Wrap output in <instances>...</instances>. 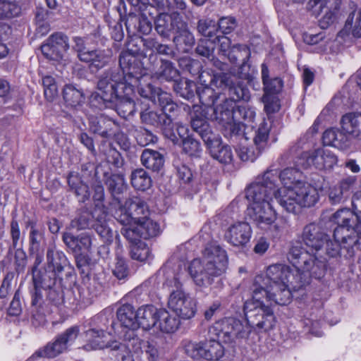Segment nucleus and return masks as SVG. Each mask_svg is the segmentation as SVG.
<instances>
[{"instance_id":"nucleus-49","label":"nucleus","mask_w":361,"mask_h":361,"mask_svg":"<svg viewBox=\"0 0 361 361\" xmlns=\"http://www.w3.org/2000/svg\"><path fill=\"white\" fill-rule=\"evenodd\" d=\"M94 222V209L92 212L84 210L79 214L77 218L72 220L71 226L78 230L85 229L92 226Z\"/></svg>"},{"instance_id":"nucleus-50","label":"nucleus","mask_w":361,"mask_h":361,"mask_svg":"<svg viewBox=\"0 0 361 361\" xmlns=\"http://www.w3.org/2000/svg\"><path fill=\"white\" fill-rule=\"evenodd\" d=\"M173 42L177 47L186 51L195 44V39L193 34L187 28L174 36Z\"/></svg>"},{"instance_id":"nucleus-12","label":"nucleus","mask_w":361,"mask_h":361,"mask_svg":"<svg viewBox=\"0 0 361 361\" xmlns=\"http://www.w3.org/2000/svg\"><path fill=\"white\" fill-rule=\"evenodd\" d=\"M235 103L231 99L224 98V104L214 109L213 118L226 126L235 122H252L256 113L254 108L247 104L238 106L235 109Z\"/></svg>"},{"instance_id":"nucleus-41","label":"nucleus","mask_w":361,"mask_h":361,"mask_svg":"<svg viewBox=\"0 0 361 361\" xmlns=\"http://www.w3.org/2000/svg\"><path fill=\"white\" fill-rule=\"evenodd\" d=\"M47 261L48 269L57 274L63 271L66 258L63 252L56 250L55 246H50L47 252Z\"/></svg>"},{"instance_id":"nucleus-44","label":"nucleus","mask_w":361,"mask_h":361,"mask_svg":"<svg viewBox=\"0 0 361 361\" xmlns=\"http://www.w3.org/2000/svg\"><path fill=\"white\" fill-rule=\"evenodd\" d=\"M203 350V358L207 360H219L224 355V348L222 344L214 339L204 343Z\"/></svg>"},{"instance_id":"nucleus-18","label":"nucleus","mask_w":361,"mask_h":361,"mask_svg":"<svg viewBox=\"0 0 361 361\" xmlns=\"http://www.w3.org/2000/svg\"><path fill=\"white\" fill-rule=\"evenodd\" d=\"M252 234L251 226L247 222L237 221L226 228L224 239L234 247H244L250 242Z\"/></svg>"},{"instance_id":"nucleus-39","label":"nucleus","mask_w":361,"mask_h":361,"mask_svg":"<svg viewBox=\"0 0 361 361\" xmlns=\"http://www.w3.org/2000/svg\"><path fill=\"white\" fill-rule=\"evenodd\" d=\"M141 161L146 168L158 171L163 167L164 159L159 152L146 149L142 152Z\"/></svg>"},{"instance_id":"nucleus-34","label":"nucleus","mask_w":361,"mask_h":361,"mask_svg":"<svg viewBox=\"0 0 361 361\" xmlns=\"http://www.w3.org/2000/svg\"><path fill=\"white\" fill-rule=\"evenodd\" d=\"M350 33L355 37H361V8L355 9L349 13L344 27L338 36L343 38Z\"/></svg>"},{"instance_id":"nucleus-19","label":"nucleus","mask_w":361,"mask_h":361,"mask_svg":"<svg viewBox=\"0 0 361 361\" xmlns=\"http://www.w3.org/2000/svg\"><path fill=\"white\" fill-rule=\"evenodd\" d=\"M136 78H133L132 82H129L126 86L122 87L121 97H118L114 102L109 103L115 105L118 115L123 118L132 116L135 111V102L131 96L133 95L135 88L138 90L139 85L136 84Z\"/></svg>"},{"instance_id":"nucleus-55","label":"nucleus","mask_w":361,"mask_h":361,"mask_svg":"<svg viewBox=\"0 0 361 361\" xmlns=\"http://www.w3.org/2000/svg\"><path fill=\"white\" fill-rule=\"evenodd\" d=\"M155 30L163 37H168L171 31V14L161 13L155 20Z\"/></svg>"},{"instance_id":"nucleus-26","label":"nucleus","mask_w":361,"mask_h":361,"mask_svg":"<svg viewBox=\"0 0 361 361\" xmlns=\"http://www.w3.org/2000/svg\"><path fill=\"white\" fill-rule=\"evenodd\" d=\"M341 129L350 138L361 140V112H351L341 119Z\"/></svg>"},{"instance_id":"nucleus-30","label":"nucleus","mask_w":361,"mask_h":361,"mask_svg":"<svg viewBox=\"0 0 361 361\" xmlns=\"http://www.w3.org/2000/svg\"><path fill=\"white\" fill-rule=\"evenodd\" d=\"M90 128L94 133L108 138L115 135L117 123L109 118L101 115L91 119Z\"/></svg>"},{"instance_id":"nucleus-40","label":"nucleus","mask_w":361,"mask_h":361,"mask_svg":"<svg viewBox=\"0 0 361 361\" xmlns=\"http://www.w3.org/2000/svg\"><path fill=\"white\" fill-rule=\"evenodd\" d=\"M153 75L158 80L175 82L179 76L178 71L171 61L166 60L160 61V65L157 70L154 71Z\"/></svg>"},{"instance_id":"nucleus-2","label":"nucleus","mask_w":361,"mask_h":361,"mask_svg":"<svg viewBox=\"0 0 361 361\" xmlns=\"http://www.w3.org/2000/svg\"><path fill=\"white\" fill-rule=\"evenodd\" d=\"M264 283L261 278H257L252 288V298L245 302L246 319L244 323L233 317L222 321L221 331L229 339L247 338L252 330L266 332L275 326V315L266 303L269 299H263L267 294L261 286Z\"/></svg>"},{"instance_id":"nucleus-38","label":"nucleus","mask_w":361,"mask_h":361,"mask_svg":"<svg viewBox=\"0 0 361 361\" xmlns=\"http://www.w3.org/2000/svg\"><path fill=\"white\" fill-rule=\"evenodd\" d=\"M137 311L135 312L133 307L130 304H126L120 307L117 310V318L124 327L135 330L138 329Z\"/></svg>"},{"instance_id":"nucleus-1","label":"nucleus","mask_w":361,"mask_h":361,"mask_svg":"<svg viewBox=\"0 0 361 361\" xmlns=\"http://www.w3.org/2000/svg\"><path fill=\"white\" fill-rule=\"evenodd\" d=\"M302 239L308 250H305L300 243H296L291 246L288 259L293 267L300 268L314 279H321L325 274L328 260L339 255L338 245L314 223L304 228Z\"/></svg>"},{"instance_id":"nucleus-8","label":"nucleus","mask_w":361,"mask_h":361,"mask_svg":"<svg viewBox=\"0 0 361 361\" xmlns=\"http://www.w3.org/2000/svg\"><path fill=\"white\" fill-rule=\"evenodd\" d=\"M276 200L288 212L294 213L302 207L314 206L319 200L317 189L310 183L298 182L289 189H277Z\"/></svg>"},{"instance_id":"nucleus-59","label":"nucleus","mask_w":361,"mask_h":361,"mask_svg":"<svg viewBox=\"0 0 361 361\" xmlns=\"http://www.w3.org/2000/svg\"><path fill=\"white\" fill-rule=\"evenodd\" d=\"M123 227L121 230V234L132 243V245L137 243L141 236L140 229L137 228V223L133 222L131 225H123Z\"/></svg>"},{"instance_id":"nucleus-63","label":"nucleus","mask_w":361,"mask_h":361,"mask_svg":"<svg viewBox=\"0 0 361 361\" xmlns=\"http://www.w3.org/2000/svg\"><path fill=\"white\" fill-rule=\"evenodd\" d=\"M237 152L240 159L243 161H254L262 153L258 149L254 150L252 147L245 146L240 147L237 149Z\"/></svg>"},{"instance_id":"nucleus-32","label":"nucleus","mask_w":361,"mask_h":361,"mask_svg":"<svg viewBox=\"0 0 361 361\" xmlns=\"http://www.w3.org/2000/svg\"><path fill=\"white\" fill-rule=\"evenodd\" d=\"M154 90V95L152 97H145L146 99H153L157 96L158 102L162 109L161 114L166 115L168 118H173L180 111V108L177 104L173 100L171 95L166 92H162L159 89L157 90L153 87Z\"/></svg>"},{"instance_id":"nucleus-56","label":"nucleus","mask_w":361,"mask_h":361,"mask_svg":"<svg viewBox=\"0 0 361 361\" xmlns=\"http://www.w3.org/2000/svg\"><path fill=\"white\" fill-rule=\"evenodd\" d=\"M130 255L133 259L145 262L150 257L151 251L144 242L139 241L137 243L131 245Z\"/></svg>"},{"instance_id":"nucleus-23","label":"nucleus","mask_w":361,"mask_h":361,"mask_svg":"<svg viewBox=\"0 0 361 361\" xmlns=\"http://www.w3.org/2000/svg\"><path fill=\"white\" fill-rule=\"evenodd\" d=\"M342 0H324L319 6L320 18L319 26L326 29L334 24L340 14Z\"/></svg>"},{"instance_id":"nucleus-15","label":"nucleus","mask_w":361,"mask_h":361,"mask_svg":"<svg viewBox=\"0 0 361 361\" xmlns=\"http://www.w3.org/2000/svg\"><path fill=\"white\" fill-rule=\"evenodd\" d=\"M80 334L79 327L71 326L58 335L52 343H49L44 348L42 355L55 357L68 350Z\"/></svg>"},{"instance_id":"nucleus-33","label":"nucleus","mask_w":361,"mask_h":361,"mask_svg":"<svg viewBox=\"0 0 361 361\" xmlns=\"http://www.w3.org/2000/svg\"><path fill=\"white\" fill-rule=\"evenodd\" d=\"M126 26L130 32H139L143 35L149 34L152 29V21L145 14L130 13L126 21Z\"/></svg>"},{"instance_id":"nucleus-51","label":"nucleus","mask_w":361,"mask_h":361,"mask_svg":"<svg viewBox=\"0 0 361 361\" xmlns=\"http://www.w3.org/2000/svg\"><path fill=\"white\" fill-rule=\"evenodd\" d=\"M197 86L192 81L182 79L179 82H176L173 85L174 90L180 94V97L190 99L194 96L195 91L197 92Z\"/></svg>"},{"instance_id":"nucleus-3","label":"nucleus","mask_w":361,"mask_h":361,"mask_svg":"<svg viewBox=\"0 0 361 361\" xmlns=\"http://www.w3.org/2000/svg\"><path fill=\"white\" fill-rule=\"evenodd\" d=\"M257 278H261L264 284L261 286L265 290L266 298L269 300L267 305L274 312V305H286L290 303L292 298L290 288L300 289L308 284L313 276L304 272L300 268L295 267L293 271L289 267L283 264H273L268 267L266 276L257 275L255 277L250 286V295L252 298V288Z\"/></svg>"},{"instance_id":"nucleus-9","label":"nucleus","mask_w":361,"mask_h":361,"mask_svg":"<svg viewBox=\"0 0 361 361\" xmlns=\"http://www.w3.org/2000/svg\"><path fill=\"white\" fill-rule=\"evenodd\" d=\"M182 280L180 273L174 274L172 279H167L165 285L171 288L168 305L177 316L189 319L196 313V302L182 290Z\"/></svg>"},{"instance_id":"nucleus-14","label":"nucleus","mask_w":361,"mask_h":361,"mask_svg":"<svg viewBox=\"0 0 361 361\" xmlns=\"http://www.w3.org/2000/svg\"><path fill=\"white\" fill-rule=\"evenodd\" d=\"M337 163V157L331 151L319 148L312 152H304L298 165L304 169L311 166L319 170L331 169Z\"/></svg>"},{"instance_id":"nucleus-37","label":"nucleus","mask_w":361,"mask_h":361,"mask_svg":"<svg viewBox=\"0 0 361 361\" xmlns=\"http://www.w3.org/2000/svg\"><path fill=\"white\" fill-rule=\"evenodd\" d=\"M56 274L54 271L32 269V281L34 287L40 289H50L56 283Z\"/></svg>"},{"instance_id":"nucleus-48","label":"nucleus","mask_w":361,"mask_h":361,"mask_svg":"<svg viewBox=\"0 0 361 361\" xmlns=\"http://www.w3.org/2000/svg\"><path fill=\"white\" fill-rule=\"evenodd\" d=\"M20 12L19 0H0V19L17 16Z\"/></svg>"},{"instance_id":"nucleus-6","label":"nucleus","mask_w":361,"mask_h":361,"mask_svg":"<svg viewBox=\"0 0 361 361\" xmlns=\"http://www.w3.org/2000/svg\"><path fill=\"white\" fill-rule=\"evenodd\" d=\"M149 211L146 202L138 197L128 199L125 206H121L114 213V217L122 225L137 223L142 238L157 236L161 233L159 225L148 218Z\"/></svg>"},{"instance_id":"nucleus-35","label":"nucleus","mask_w":361,"mask_h":361,"mask_svg":"<svg viewBox=\"0 0 361 361\" xmlns=\"http://www.w3.org/2000/svg\"><path fill=\"white\" fill-rule=\"evenodd\" d=\"M95 222L92 225L97 234L104 243L111 242L113 232L107 224V212L106 210L94 209Z\"/></svg>"},{"instance_id":"nucleus-57","label":"nucleus","mask_w":361,"mask_h":361,"mask_svg":"<svg viewBox=\"0 0 361 361\" xmlns=\"http://www.w3.org/2000/svg\"><path fill=\"white\" fill-rule=\"evenodd\" d=\"M183 152L191 157H200L202 149L200 143L192 137H187L182 141Z\"/></svg>"},{"instance_id":"nucleus-58","label":"nucleus","mask_w":361,"mask_h":361,"mask_svg":"<svg viewBox=\"0 0 361 361\" xmlns=\"http://www.w3.org/2000/svg\"><path fill=\"white\" fill-rule=\"evenodd\" d=\"M184 350L188 356L192 359L203 358L204 343H195L190 341H184Z\"/></svg>"},{"instance_id":"nucleus-4","label":"nucleus","mask_w":361,"mask_h":361,"mask_svg":"<svg viewBox=\"0 0 361 361\" xmlns=\"http://www.w3.org/2000/svg\"><path fill=\"white\" fill-rule=\"evenodd\" d=\"M276 171H265L245 190V197L249 202L247 215L261 228L271 226L276 219L271 203L273 197L276 199Z\"/></svg>"},{"instance_id":"nucleus-64","label":"nucleus","mask_w":361,"mask_h":361,"mask_svg":"<svg viewBox=\"0 0 361 361\" xmlns=\"http://www.w3.org/2000/svg\"><path fill=\"white\" fill-rule=\"evenodd\" d=\"M141 349L149 361L158 360L159 357V351L155 343L149 341H143L142 343Z\"/></svg>"},{"instance_id":"nucleus-31","label":"nucleus","mask_w":361,"mask_h":361,"mask_svg":"<svg viewBox=\"0 0 361 361\" xmlns=\"http://www.w3.org/2000/svg\"><path fill=\"white\" fill-rule=\"evenodd\" d=\"M159 310L153 305H145L137 310L138 328L149 330L154 327L158 323Z\"/></svg>"},{"instance_id":"nucleus-61","label":"nucleus","mask_w":361,"mask_h":361,"mask_svg":"<svg viewBox=\"0 0 361 361\" xmlns=\"http://www.w3.org/2000/svg\"><path fill=\"white\" fill-rule=\"evenodd\" d=\"M264 110L267 114L278 111L280 109L279 101L276 94L264 93L262 97Z\"/></svg>"},{"instance_id":"nucleus-16","label":"nucleus","mask_w":361,"mask_h":361,"mask_svg":"<svg viewBox=\"0 0 361 361\" xmlns=\"http://www.w3.org/2000/svg\"><path fill=\"white\" fill-rule=\"evenodd\" d=\"M206 77H209L207 72H202L199 75L200 85L197 87L196 92L202 105L214 112V108L224 104V98H226V97L219 92H216V90L210 85ZM213 117L214 114L211 116V119L214 120Z\"/></svg>"},{"instance_id":"nucleus-28","label":"nucleus","mask_w":361,"mask_h":361,"mask_svg":"<svg viewBox=\"0 0 361 361\" xmlns=\"http://www.w3.org/2000/svg\"><path fill=\"white\" fill-rule=\"evenodd\" d=\"M64 243L74 252H90L94 237L87 233H83L78 236L66 233L63 235Z\"/></svg>"},{"instance_id":"nucleus-53","label":"nucleus","mask_w":361,"mask_h":361,"mask_svg":"<svg viewBox=\"0 0 361 361\" xmlns=\"http://www.w3.org/2000/svg\"><path fill=\"white\" fill-rule=\"evenodd\" d=\"M107 185L109 190L114 197V200L116 201L118 204V208L123 206L121 204L119 199L116 197V195L123 193L126 189L123 178L118 176H113L108 179Z\"/></svg>"},{"instance_id":"nucleus-24","label":"nucleus","mask_w":361,"mask_h":361,"mask_svg":"<svg viewBox=\"0 0 361 361\" xmlns=\"http://www.w3.org/2000/svg\"><path fill=\"white\" fill-rule=\"evenodd\" d=\"M112 56L113 52L110 49H94L83 54L81 61L87 63L92 71H97L109 63Z\"/></svg>"},{"instance_id":"nucleus-60","label":"nucleus","mask_w":361,"mask_h":361,"mask_svg":"<svg viewBox=\"0 0 361 361\" xmlns=\"http://www.w3.org/2000/svg\"><path fill=\"white\" fill-rule=\"evenodd\" d=\"M42 85L45 97L47 100L52 101L58 94L55 79L50 75L44 76L42 78Z\"/></svg>"},{"instance_id":"nucleus-13","label":"nucleus","mask_w":361,"mask_h":361,"mask_svg":"<svg viewBox=\"0 0 361 361\" xmlns=\"http://www.w3.org/2000/svg\"><path fill=\"white\" fill-rule=\"evenodd\" d=\"M219 43V51L224 55L227 56L228 60L232 63H236L238 59H241L243 63L240 67L238 72L239 78H247L248 73L246 69H248L249 66L247 62L250 56V50L246 45L244 44H235L231 47V40L228 37L218 35L212 41L213 43L216 42Z\"/></svg>"},{"instance_id":"nucleus-42","label":"nucleus","mask_w":361,"mask_h":361,"mask_svg":"<svg viewBox=\"0 0 361 361\" xmlns=\"http://www.w3.org/2000/svg\"><path fill=\"white\" fill-rule=\"evenodd\" d=\"M158 322V328L164 333H173L178 329L180 325L179 319L170 314L168 311L164 309L159 310Z\"/></svg>"},{"instance_id":"nucleus-20","label":"nucleus","mask_w":361,"mask_h":361,"mask_svg":"<svg viewBox=\"0 0 361 361\" xmlns=\"http://www.w3.org/2000/svg\"><path fill=\"white\" fill-rule=\"evenodd\" d=\"M142 123L161 128L166 137L173 142H178L176 134L173 132V119L166 115L158 114L154 111L145 109L140 114Z\"/></svg>"},{"instance_id":"nucleus-17","label":"nucleus","mask_w":361,"mask_h":361,"mask_svg":"<svg viewBox=\"0 0 361 361\" xmlns=\"http://www.w3.org/2000/svg\"><path fill=\"white\" fill-rule=\"evenodd\" d=\"M69 49L68 38L61 32H56L46 40L41 47L43 55L51 61H60Z\"/></svg>"},{"instance_id":"nucleus-21","label":"nucleus","mask_w":361,"mask_h":361,"mask_svg":"<svg viewBox=\"0 0 361 361\" xmlns=\"http://www.w3.org/2000/svg\"><path fill=\"white\" fill-rule=\"evenodd\" d=\"M355 176H348L342 178L336 184L331 186L328 192L329 201L331 204H338L345 202L357 183Z\"/></svg>"},{"instance_id":"nucleus-11","label":"nucleus","mask_w":361,"mask_h":361,"mask_svg":"<svg viewBox=\"0 0 361 361\" xmlns=\"http://www.w3.org/2000/svg\"><path fill=\"white\" fill-rule=\"evenodd\" d=\"M133 78H130L132 82ZM129 80H125V77L116 71L108 70L105 71L99 78L97 82V90L99 92L92 94V98L97 99L99 98L107 106L110 102H114L121 97L122 87L126 86Z\"/></svg>"},{"instance_id":"nucleus-43","label":"nucleus","mask_w":361,"mask_h":361,"mask_svg":"<svg viewBox=\"0 0 361 361\" xmlns=\"http://www.w3.org/2000/svg\"><path fill=\"white\" fill-rule=\"evenodd\" d=\"M63 99L68 106L77 108L85 99L82 92L72 85H66L63 90Z\"/></svg>"},{"instance_id":"nucleus-46","label":"nucleus","mask_w":361,"mask_h":361,"mask_svg":"<svg viewBox=\"0 0 361 361\" xmlns=\"http://www.w3.org/2000/svg\"><path fill=\"white\" fill-rule=\"evenodd\" d=\"M197 28L200 35L207 37L211 42L218 36L217 23L213 19L205 18L199 20Z\"/></svg>"},{"instance_id":"nucleus-5","label":"nucleus","mask_w":361,"mask_h":361,"mask_svg":"<svg viewBox=\"0 0 361 361\" xmlns=\"http://www.w3.org/2000/svg\"><path fill=\"white\" fill-rule=\"evenodd\" d=\"M228 264L226 250L212 242L205 246L202 259H195L191 262L188 268L189 274L197 286L207 287L213 283L214 278L226 271Z\"/></svg>"},{"instance_id":"nucleus-36","label":"nucleus","mask_w":361,"mask_h":361,"mask_svg":"<svg viewBox=\"0 0 361 361\" xmlns=\"http://www.w3.org/2000/svg\"><path fill=\"white\" fill-rule=\"evenodd\" d=\"M27 227L30 228V252H37L43 250L44 232L42 226L37 224V223L33 221H29L27 223Z\"/></svg>"},{"instance_id":"nucleus-47","label":"nucleus","mask_w":361,"mask_h":361,"mask_svg":"<svg viewBox=\"0 0 361 361\" xmlns=\"http://www.w3.org/2000/svg\"><path fill=\"white\" fill-rule=\"evenodd\" d=\"M131 184L138 190L145 191L152 185V179L148 173L142 169L133 171L131 173Z\"/></svg>"},{"instance_id":"nucleus-54","label":"nucleus","mask_w":361,"mask_h":361,"mask_svg":"<svg viewBox=\"0 0 361 361\" xmlns=\"http://www.w3.org/2000/svg\"><path fill=\"white\" fill-rule=\"evenodd\" d=\"M236 78L234 76L233 83L229 86L228 92L231 98L226 99H231L234 103L235 101L238 100H247L250 97L249 90L247 88L244 87L240 82H237Z\"/></svg>"},{"instance_id":"nucleus-52","label":"nucleus","mask_w":361,"mask_h":361,"mask_svg":"<svg viewBox=\"0 0 361 361\" xmlns=\"http://www.w3.org/2000/svg\"><path fill=\"white\" fill-rule=\"evenodd\" d=\"M269 134V127L265 122H262L257 130L256 131L254 137V144L256 149H258L262 152L267 147V141Z\"/></svg>"},{"instance_id":"nucleus-25","label":"nucleus","mask_w":361,"mask_h":361,"mask_svg":"<svg viewBox=\"0 0 361 361\" xmlns=\"http://www.w3.org/2000/svg\"><path fill=\"white\" fill-rule=\"evenodd\" d=\"M82 337L84 344L79 346L78 348L85 351L99 350L108 346L106 334L102 330L90 329L82 334Z\"/></svg>"},{"instance_id":"nucleus-7","label":"nucleus","mask_w":361,"mask_h":361,"mask_svg":"<svg viewBox=\"0 0 361 361\" xmlns=\"http://www.w3.org/2000/svg\"><path fill=\"white\" fill-rule=\"evenodd\" d=\"M351 211L350 209H341L336 212L332 220L337 224L334 229V238L338 249H353L357 241L359 230L361 228V212Z\"/></svg>"},{"instance_id":"nucleus-29","label":"nucleus","mask_w":361,"mask_h":361,"mask_svg":"<svg viewBox=\"0 0 361 361\" xmlns=\"http://www.w3.org/2000/svg\"><path fill=\"white\" fill-rule=\"evenodd\" d=\"M275 171L277 173V179L276 181V190L277 189H289L293 187L298 182H302L300 178L301 177V172L298 169L288 167L280 173L276 169L270 167L267 169Z\"/></svg>"},{"instance_id":"nucleus-22","label":"nucleus","mask_w":361,"mask_h":361,"mask_svg":"<svg viewBox=\"0 0 361 361\" xmlns=\"http://www.w3.org/2000/svg\"><path fill=\"white\" fill-rule=\"evenodd\" d=\"M190 115L191 126L194 131L200 135L204 143L210 141V139L216 135L212 131L206 120V116L203 114L202 108L199 106H193Z\"/></svg>"},{"instance_id":"nucleus-10","label":"nucleus","mask_w":361,"mask_h":361,"mask_svg":"<svg viewBox=\"0 0 361 361\" xmlns=\"http://www.w3.org/2000/svg\"><path fill=\"white\" fill-rule=\"evenodd\" d=\"M119 66L121 71L120 74L125 77V80H130V78H136L138 84V93L142 97H152L154 90L151 83V76L146 73L144 68L136 63L135 56L129 51H123L119 56Z\"/></svg>"},{"instance_id":"nucleus-62","label":"nucleus","mask_w":361,"mask_h":361,"mask_svg":"<svg viewBox=\"0 0 361 361\" xmlns=\"http://www.w3.org/2000/svg\"><path fill=\"white\" fill-rule=\"evenodd\" d=\"M135 136L137 144L142 147L154 143L157 140L156 136L145 128H140L139 130H136Z\"/></svg>"},{"instance_id":"nucleus-27","label":"nucleus","mask_w":361,"mask_h":361,"mask_svg":"<svg viewBox=\"0 0 361 361\" xmlns=\"http://www.w3.org/2000/svg\"><path fill=\"white\" fill-rule=\"evenodd\" d=\"M212 157L221 164H229L233 160V153L229 146L223 145L216 135L205 143Z\"/></svg>"},{"instance_id":"nucleus-45","label":"nucleus","mask_w":361,"mask_h":361,"mask_svg":"<svg viewBox=\"0 0 361 361\" xmlns=\"http://www.w3.org/2000/svg\"><path fill=\"white\" fill-rule=\"evenodd\" d=\"M210 85L213 87L216 92H219L221 94L222 91L228 89L229 86L233 83L234 76L227 73H217L209 77H206Z\"/></svg>"}]
</instances>
